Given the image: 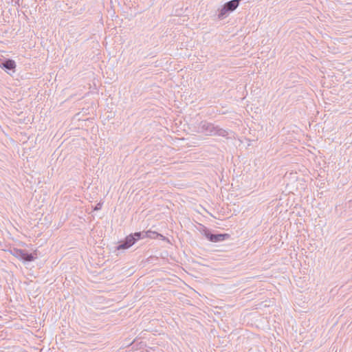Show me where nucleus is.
I'll use <instances>...</instances> for the list:
<instances>
[{
	"label": "nucleus",
	"instance_id": "obj_2",
	"mask_svg": "<svg viewBox=\"0 0 352 352\" xmlns=\"http://www.w3.org/2000/svg\"><path fill=\"white\" fill-rule=\"evenodd\" d=\"M201 233L205 236L210 241L217 243L227 240L230 238L229 234H212L210 231L206 228L202 226L200 230Z\"/></svg>",
	"mask_w": 352,
	"mask_h": 352
},
{
	"label": "nucleus",
	"instance_id": "obj_4",
	"mask_svg": "<svg viewBox=\"0 0 352 352\" xmlns=\"http://www.w3.org/2000/svg\"><path fill=\"white\" fill-rule=\"evenodd\" d=\"M8 251L12 255L20 260L32 261L36 258V256L32 254H28L23 250L13 248H10Z\"/></svg>",
	"mask_w": 352,
	"mask_h": 352
},
{
	"label": "nucleus",
	"instance_id": "obj_8",
	"mask_svg": "<svg viewBox=\"0 0 352 352\" xmlns=\"http://www.w3.org/2000/svg\"><path fill=\"white\" fill-rule=\"evenodd\" d=\"M133 236L135 237V239H137V241H138L140 239H143L142 236H144V232H135V233H134V234Z\"/></svg>",
	"mask_w": 352,
	"mask_h": 352
},
{
	"label": "nucleus",
	"instance_id": "obj_3",
	"mask_svg": "<svg viewBox=\"0 0 352 352\" xmlns=\"http://www.w3.org/2000/svg\"><path fill=\"white\" fill-rule=\"evenodd\" d=\"M240 1L241 0H231L226 2L219 10L218 18L222 19L225 18L229 12L235 10L239 6Z\"/></svg>",
	"mask_w": 352,
	"mask_h": 352
},
{
	"label": "nucleus",
	"instance_id": "obj_6",
	"mask_svg": "<svg viewBox=\"0 0 352 352\" xmlns=\"http://www.w3.org/2000/svg\"><path fill=\"white\" fill-rule=\"evenodd\" d=\"M142 238H151V239H157L160 238L162 240L165 239V237L161 234L157 233L155 231L148 230L146 232H144V236Z\"/></svg>",
	"mask_w": 352,
	"mask_h": 352
},
{
	"label": "nucleus",
	"instance_id": "obj_9",
	"mask_svg": "<svg viewBox=\"0 0 352 352\" xmlns=\"http://www.w3.org/2000/svg\"><path fill=\"white\" fill-rule=\"evenodd\" d=\"M103 204V202L100 201L98 204H96L95 207H92V210L94 211L99 210L101 209L102 206Z\"/></svg>",
	"mask_w": 352,
	"mask_h": 352
},
{
	"label": "nucleus",
	"instance_id": "obj_7",
	"mask_svg": "<svg viewBox=\"0 0 352 352\" xmlns=\"http://www.w3.org/2000/svg\"><path fill=\"white\" fill-rule=\"evenodd\" d=\"M1 67L8 70H12L16 67V63L13 60L7 59L1 63Z\"/></svg>",
	"mask_w": 352,
	"mask_h": 352
},
{
	"label": "nucleus",
	"instance_id": "obj_1",
	"mask_svg": "<svg viewBox=\"0 0 352 352\" xmlns=\"http://www.w3.org/2000/svg\"><path fill=\"white\" fill-rule=\"evenodd\" d=\"M197 131L211 136L227 137L229 135L228 131L207 121H201L199 124Z\"/></svg>",
	"mask_w": 352,
	"mask_h": 352
},
{
	"label": "nucleus",
	"instance_id": "obj_5",
	"mask_svg": "<svg viewBox=\"0 0 352 352\" xmlns=\"http://www.w3.org/2000/svg\"><path fill=\"white\" fill-rule=\"evenodd\" d=\"M137 239H135L133 234H130L127 236L125 240L118 246V250L127 249L132 246L135 243Z\"/></svg>",
	"mask_w": 352,
	"mask_h": 352
}]
</instances>
